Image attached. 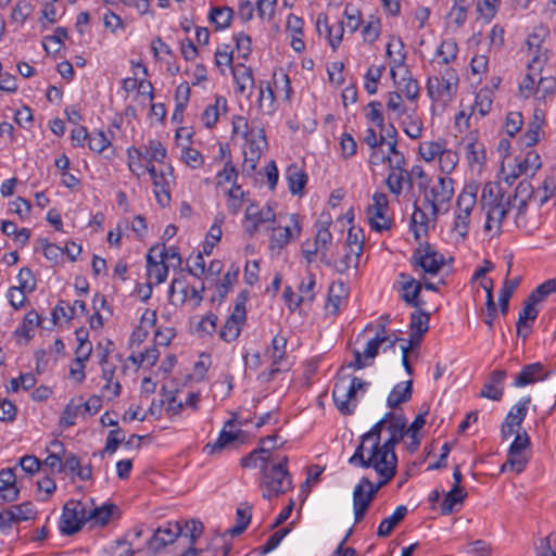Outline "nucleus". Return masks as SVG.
<instances>
[{
  "mask_svg": "<svg viewBox=\"0 0 556 556\" xmlns=\"http://www.w3.org/2000/svg\"><path fill=\"white\" fill-rule=\"evenodd\" d=\"M349 464L354 467L372 468L375 471H396L397 456L394 450L381 442L369 446L358 444L349 458Z\"/></svg>",
  "mask_w": 556,
  "mask_h": 556,
  "instance_id": "nucleus-1",
  "label": "nucleus"
},
{
  "mask_svg": "<svg viewBox=\"0 0 556 556\" xmlns=\"http://www.w3.org/2000/svg\"><path fill=\"white\" fill-rule=\"evenodd\" d=\"M331 224L329 215H321L316 223V235L313 241L305 240L301 245V253L307 264L315 262L319 254L320 262L326 266L332 265V257L329 255V247L332 244V233L329 230Z\"/></svg>",
  "mask_w": 556,
  "mask_h": 556,
  "instance_id": "nucleus-2",
  "label": "nucleus"
},
{
  "mask_svg": "<svg viewBox=\"0 0 556 556\" xmlns=\"http://www.w3.org/2000/svg\"><path fill=\"white\" fill-rule=\"evenodd\" d=\"M288 457L283 456L277 464H263L261 467V489L264 498H271L283 494L292 486V481L287 469Z\"/></svg>",
  "mask_w": 556,
  "mask_h": 556,
  "instance_id": "nucleus-3",
  "label": "nucleus"
},
{
  "mask_svg": "<svg viewBox=\"0 0 556 556\" xmlns=\"http://www.w3.org/2000/svg\"><path fill=\"white\" fill-rule=\"evenodd\" d=\"M368 383L358 377H338L332 390V399L338 410L345 416L354 414L357 406V391L365 392Z\"/></svg>",
  "mask_w": 556,
  "mask_h": 556,
  "instance_id": "nucleus-4",
  "label": "nucleus"
},
{
  "mask_svg": "<svg viewBox=\"0 0 556 556\" xmlns=\"http://www.w3.org/2000/svg\"><path fill=\"white\" fill-rule=\"evenodd\" d=\"M409 264L414 271L419 275L420 279H425L427 276L439 274L445 264V257L434 245L424 242L419 243L413 251Z\"/></svg>",
  "mask_w": 556,
  "mask_h": 556,
  "instance_id": "nucleus-5",
  "label": "nucleus"
},
{
  "mask_svg": "<svg viewBox=\"0 0 556 556\" xmlns=\"http://www.w3.org/2000/svg\"><path fill=\"white\" fill-rule=\"evenodd\" d=\"M454 181L446 176H440L438 181L431 188H427L426 182L420 181L419 188L424 189L425 201L430 205V216L435 223L441 211L446 213L448 204L454 194Z\"/></svg>",
  "mask_w": 556,
  "mask_h": 556,
  "instance_id": "nucleus-6",
  "label": "nucleus"
},
{
  "mask_svg": "<svg viewBox=\"0 0 556 556\" xmlns=\"http://www.w3.org/2000/svg\"><path fill=\"white\" fill-rule=\"evenodd\" d=\"M458 74L454 68H446L440 76H430L426 89L429 98L443 106L451 103L457 93Z\"/></svg>",
  "mask_w": 556,
  "mask_h": 556,
  "instance_id": "nucleus-7",
  "label": "nucleus"
},
{
  "mask_svg": "<svg viewBox=\"0 0 556 556\" xmlns=\"http://www.w3.org/2000/svg\"><path fill=\"white\" fill-rule=\"evenodd\" d=\"M87 520V501H68L60 519V531L64 535H73L80 531Z\"/></svg>",
  "mask_w": 556,
  "mask_h": 556,
  "instance_id": "nucleus-8",
  "label": "nucleus"
},
{
  "mask_svg": "<svg viewBox=\"0 0 556 556\" xmlns=\"http://www.w3.org/2000/svg\"><path fill=\"white\" fill-rule=\"evenodd\" d=\"M275 220L276 214L270 206L260 207L257 204L251 203L245 208L242 227L250 237H253L262 228H271Z\"/></svg>",
  "mask_w": 556,
  "mask_h": 556,
  "instance_id": "nucleus-9",
  "label": "nucleus"
},
{
  "mask_svg": "<svg viewBox=\"0 0 556 556\" xmlns=\"http://www.w3.org/2000/svg\"><path fill=\"white\" fill-rule=\"evenodd\" d=\"M388 208L387 195L382 192H376L372 195V204L366 211L367 219L372 230L381 232L391 228L392 220L386 215Z\"/></svg>",
  "mask_w": 556,
  "mask_h": 556,
  "instance_id": "nucleus-10",
  "label": "nucleus"
},
{
  "mask_svg": "<svg viewBox=\"0 0 556 556\" xmlns=\"http://www.w3.org/2000/svg\"><path fill=\"white\" fill-rule=\"evenodd\" d=\"M236 420L229 419L224 424L218 438L212 443H207L203 447V453L206 455H218L227 448L236 446V444L242 443L243 431L238 429L233 431Z\"/></svg>",
  "mask_w": 556,
  "mask_h": 556,
  "instance_id": "nucleus-11",
  "label": "nucleus"
},
{
  "mask_svg": "<svg viewBox=\"0 0 556 556\" xmlns=\"http://www.w3.org/2000/svg\"><path fill=\"white\" fill-rule=\"evenodd\" d=\"M529 445L530 438L527 432H518L508 448L507 460L502 465L501 472H504L507 468L517 473L522 472L528 463V458L525 456V451Z\"/></svg>",
  "mask_w": 556,
  "mask_h": 556,
  "instance_id": "nucleus-12",
  "label": "nucleus"
},
{
  "mask_svg": "<svg viewBox=\"0 0 556 556\" xmlns=\"http://www.w3.org/2000/svg\"><path fill=\"white\" fill-rule=\"evenodd\" d=\"M110 346H113V342L109 340L108 346L100 357V365L102 367L101 377L105 380V384L102 387V395H108L109 400H113L121 395L122 386L118 380H114L116 366L108 361Z\"/></svg>",
  "mask_w": 556,
  "mask_h": 556,
  "instance_id": "nucleus-13",
  "label": "nucleus"
},
{
  "mask_svg": "<svg viewBox=\"0 0 556 556\" xmlns=\"http://www.w3.org/2000/svg\"><path fill=\"white\" fill-rule=\"evenodd\" d=\"M546 36L544 28H539L528 36L527 48L530 55L528 62L529 70H542L543 64L547 61L546 49L543 48V42Z\"/></svg>",
  "mask_w": 556,
  "mask_h": 556,
  "instance_id": "nucleus-14",
  "label": "nucleus"
},
{
  "mask_svg": "<svg viewBox=\"0 0 556 556\" xmlns=\"http://www.w3.org/2000/svg\"><path fill=\"white\" fill-rule=\"evenodd\" d=\"M119 509L115 504L103 503L96 505L93 500L87 501V520L90 527H103L114 517H118Z\"/></svg>",
  "mask_w": 556,
  "mask_h": 556,
  "instance_id": "nucleus-15",
  "label": "nucleus"
},
{
  "mask_svg": "<svg viewBox=\"0 0 556 556\" xmlns=\"http://www.w3.org/2000/svg\"><path fill=\"white\" fill-rule=\"evenodd\" d=\"M551 375V371L540 363H531L525 365L521 370L515 375L513 386L515 388H523L529 384H534L539 381L546 380Z\"/></svg>",
  "mask_w": 556,
  "mask_h": 556,
  "instance_id": "nucleus-16",
  "label": "nucleus"
},
{
  "mask_svg": "<svg viewBox=\"0 0 556 556\" xmlns=\"http://www.w3.org/2000/svg\"><path fill=\"white\" fill-rule=\"evenodd\" d=\"M399 279L402 300L412 307H421L424 305V301L419 299V294L422 290L421 281L406 273L399 274Z\"/></svg>",
  "mask_w": 556,
  "mask_h": 556,
  "instance_id": "nucleus-17",
  "label": "nucleus"
},
{
  "mask_svg": "<svg viewBox=\"0 0 556 556\" xmlns=\"http://www.w3.org/2000/svg\"><path fill=\"white\" fill-rule=\"evenodd\" d=\"M506 371L502 369L493 370L482 386L479 396L492 401H501L504 395V384Z\"/></svg>",
  "mask_w": 556,
  "mask_h": 556,
  "instance_id": "nucleus-18",
  "label": "nucleus"
},
{
  "mask_svg": "<svg viewBox=\"0 0 556 556\" xmlns=\"http://www.w3.org/2000/svg\"><path fill=\"white\" fill-rule=\"evenodd\" d=\"M180 531L181 529L179 522H167L165 526L159 527L154 531L153 536L148 542L149 548L157 552L167 544L173 543L179 535Z\"/></svg>",
  "mask_w": 556,
  "mask_h": 556,
  "instance_id": "nucleus-19",
  "label": "nucleus"
},
{
  "mask_svg": "<svg viewBox=\"0 0 556 556\" xmlns=\"http://www.w3.org/2000/svg\"><path fill=\"white\" fill-rule=\"evenodd\" d=\"M154 186V194L161 206H166L170 202V185L173 182V167L166 166L160 170V175L152 180Z\"/></svg>",
  "mask_w": 556,
  "mask_h": 556,
  "instance_id": "nucleus-20",
  "label": "nucleus"
},
{
  "mask_svg": "<svg viewBox=\"0 0 556 556\" xmlns=\"http://www.w3.org/2000/svg\"><path fill=\"white\" fill-rule=\"evenodd\" d=\"M510 205L511 200H508L498 205L485 208L484 231L490 232L492 230H495V235L500 236L503 220L510 211Z\"/></svg>",
  "mask_w": 556,
  "mask_h": 556,
  "instance_id": "nucleus-21",
  "label": "nucleus"
},
{
  "mask_svg": "<svg viewBox=\"0 0 556 556\" xmlns=\"http://www.w3.org/2000/svg\"><path fill=\"white\" fill-rule=\"evenodd\" d=\"M132 153H136L138 160L140 157H143L148 160L149 163H151L152 161L163 163L167 156V151L165 147L162 144L160 140L156 139L149 140L148 143L144 146V151L134 147L128 148V159L132 157Z\"/></svg>",
  "mask_w": 556,
  "mask_h": 556,
  "instance_id": "nucleus-22",
  "label": "nucleus"
},
{
  "mask_svg": "<svg viewBox=\"0 0 556 556\" xmlns=\"http://www.w3.org/2000/svg\"><path fill=\"white\" fill-rule=\"evenodd\" d=\"M321 26H325V34L329 45L333 50H337L343 38L344 24L340 22L337 25H329L327 14L319 13L316 20V29L319 35H321Z\"/></svg>",
  "mask_w": 556,
  "mask_h": 556,
  "instance_id": "nucleus-23",
  "label": "nucleus"
},
{
  "mask_svg": "<svg viewBox=\"0 0 556 556\" xmlns=\"http://www.w3.org/2000/svg\"><path fill=\"white\" fill-rule=\"evenodd\" d=\"M232 76L233 80L237 85V92L239 94L250 96L252 93L253 88L255 87V80L253 71L250 66H245L244 64H237L232 67Z\"/></svg>",
  "mask_w": 556,
  "mask_h": 556,
  "instance_id": "nucleus-24",
  "label": "nucleus"
},
{
  "mask_svg": "<svg viewBox=\"0 0 556 556\" xmlns=\"http://www.w3.org/2000/svg\"><path fill=\"white\" fill-rule=\"evenodd\" d=\"M535 305L536 303L531 302L530 298L527 296L523 303V308L519 312L518 320L516 324L518 337L526 339L531 332V325H529V321L533 323L539 314Z\"/></svg>",
  "mask_w": 556,
  "mask_h": 556,
  "instance_id": "nucleus-25",
  "label": "nucleus"
},
{
  "mask_svg": "<svg viewBox=\"0 0 556 556\" xmlns=\"http://www.w3.org/2000/svg\"><path fill=\"white\" fill-rule=\"evenodd\" d=\"M245 320L247 317L231 313L219 331V338L228 343L237 340Z\"/></svg>",
  "mask_w": 556,
  "mask_h": 556,
  "instance_id": "nucleus-26",
  "label": "nucleus"
},
{
  "mask_svg": "<svg viewBox=\"0 0 556 556\" xmlns=\"http://www.w3.org/2000/svg\"><path fill=\"white\" fill-rule=\"evenodd\" d=\"M508 200H511V195H506L498 185L492 182L484 185L481 194V205L483 210L498 205Z\"/></svg>",
  "mask_w": 556,
  "mask_h": 556,
  "instance_id": "nucleus-27",
  "label": "nucleus"
},
{
  "mask_svg": "<svg viewBox=\"0 0 556 556\" xmlns=\"http://www.w3.org/2000/svg\"><path fill=\"white\" fill-rule=\"evenodd\" d=\"M77 312H79L81 315L87 313L86 303L84 301L76 300L71 306L67 302L61 300L53 308L52 320L54 324H56L61 316L66 319H73Z\"/></svg>",
  "mask_w": 556,
  "mask_h": 556,
  "instance_id": "nucleus-28",
  "label": "nucleus"
},
{
  "mask_svg": "<svg viewBox=\"0 0 556 556\" xmlns=\"http://www.w3.org/2000/svg\"><path fill=\"white\" fill-rule=\"evenodd\" d=\"M413 394V381L407 380L400 382L389 393L387 399V405L390 408H396L401 404L406 403L410 400Z\"/></svg>",
  "mask_w": 556,
  "mask_h": 556,
  "instance_id": "nucleus-29",
  "label": "nucleus"
},
{
  "mask_svg": "<svg viewBox=\"0 0 556 556\" xmlns=\"http://www.w3.org/2000/svg\"><path fill=\"white\" fill-rule=\"evenodd\" d=\"M37 515L35 505L31 502H24L20 505H13L9 509L0 513V518L7 517L10 520L26 521L34 519Z\"/></svg>",
  "mask_w": 556,
  "mask_h": 556,
  "instance_id": "nucleus-30",
  "label": "nucleus"
},
{
  "mask_svg": "<svg viewBox=\"0 0 556 556\" xmlns=\"http://www.w3.org/2000/svg\"><path fill=\"white\" fill-rule=\"evenodd\" d=\"M157 251V248H152L147 255V271L150 279H153L156 285L164 282L168 275V266L165 262L156 261L152 253Z\"/></svg>",
  "mask_w": 556,
  "mask_h": 556,
  "instance_id": "nucleus-31",
  "label": "nucleus"
},
{
  "mask_svg": "<svg viewBox=\"0 0 556 556\" xmlns=\"http://www.w3.org/2000/svg\"><path fill=\"white\" fill-rule=\"evenodd\" d=\"M286 349H287V338L281 334H276L270 343V346L267 349L266 353L270 357L273 362V367L270 369V375L274 376L275 374L279 372L280 369L276 367L286 356Z\"/></svg>",
  "mask_w": 556,
  "mask_h": 556,
  "instance_id": "nucleus-32",
  "label": "nucleus"
},
{
  "mask_svg": "<svg viewBox=\"0 0 556 556\" xmlns=\"http://www.w3.org/2000/svg\"><path fill=\"white\" fill-rule=\"evenodd\" d=\"M258 109L265 114H273L276 111L275 92L269 81L261 80L258 83Z\"/></svg>",
  "mask_w": 556,
  "mask_h": 556,
  "instance_id": "nucleus-33",
  "label": "nucleus"
},
{
  "mask_svg": "<svg viewBox=\"0 0 556 556\" xmlns=\"http://www.w3.org/2000/svg\"><path fill=\"white\" fill-rule=\"evenodd\" d=\"M407 511L405 505L397 506L391 516L381 520L377 529V535L380 538L389 536L392 530L405 518Z\"/></svg>",
  "mask_w": 556,
  "mask_h": 556,
  "instance_id": "nucleus-34",
  "label": "nucleus"
},
{
  "mask_svg": "<svg viewBox=\"0 0 556 556\" xmlns=\"http://www.w3.org/2000/svg\"><path fill=\"white\" fill-rule=\"evenodd\" d=\"M286 179L292 194H302L307 182V175L298 165L293 164L287 168Z\"/></svg>",
  "mask_w": 556,
  "mask_h": 556,
  "instance_id": "nucleus-35",
  "label": "nucleus"
},
{
  "mask_svg": "<svg viewBox=\"0 0 556 556\" xmlns=\"http://www.w3.org/2000/svg\"><path fill=\"white\" fill-rule=\"evenodd\" d=\"M42 323V318L39 314L31 309L23 318L22 325L17 327L14 331L16 337L25 338L26 340H30L34 337L35 329L40 327Z\"/></svg>",
  "mask_w": 556,
  "mask_h": 556,
  "instance_id": "nucleus-36",
  "label": "nucleus"
},
{
  "mask_svg": "<svg viewBox=\"0 0 556 556\" xmlns=\"http://www.w3.org/2000/svg\"><path fill=\"white\" fill-rule=\"evenodd\" d=\"M406 418H396L395 421H393L391 425H388L386 430L389 433V437L382 443L395 451V446L406 435Z\"/></svg>",
  "mask_w": 556,
  "mask_h": 556,
  "instance_id": "nucleus-37",
  "label": "nucleus"
},
{
  "mask_svg": "<svg viewBox=\"0 0 556 556\" xmlns=\"http://www.w3.org/2000/svg\"><path fill=\"white\" fill-rule=\"evenodd\" d=\"M430 315L421 309L416 308L410 314L409 327L412 330V340H419L429 329Z\"/></svg>",
  "mask_w": 556,
  "mask_h": 556,
  "instance_id": "nucleus-38",
  "label": "nucleus"
},
{
  "mask_svg": "<svg viewBox=\"0 0 556 556\" xmlns=\"http://www.w3.org/2000/svg\"><path fill=\"white\" fill-rule=\"evenodd\" d=\"M227 110V100L222 96L215 98V103L208 104L202 113V122L206 128H213L219 117V109Z\"/></svg>",
  "mask_w": 556,
  "mask_h": 556,
  "instance_id": "nucleus-39",
  "label": "nucleus"
},
{
  "mask_svg": "<svg viewBox=\"0 0 556 556\" xmlns=\"http://www.w3.org/2000/svg\"><path fill=\"white\" fill-rule=\"evenodd\" d=\"M403 42L400 38H397L395 41H391L387 45V55L389 58H392V66H391V77L394 80V84L396 83V72L395 67H400L404 64L406 54L403 52Z\"/></svg>",
  "mask_w": 556,
  "mask_h": 556,
  "instance_id": "nucleus-40",
  "label": "nucleus"
},
{
  "mask_svg": "<svg viewBox=\"0 0 556 556\" xmlns=\"http://www.w3.org/2000/svg\"><path fill=\"white\" fill-rule=\"evenodd\" d=\"M467 497V492L464 490H456L452 488L444 496L441 503V514L450 515L457 510L456 506L462 505Z\"/></svg>",
  "mask_w": 556,
  "mask_h": 556,
  "instance_id": "nucleus-41",
  "label": "nucleus"
},
{
  "mask_svg": "<svg viewBox=\"0 0 556 556\" xmlns=\"http://www.w3.org/2000/svg\"><path fill=\"white\" fill-rule=\"evenodd\" d=\"M250 520L251 507L247 504H241L236 511V525L226 530V534L230 536L240 535L249 526Z\"/></svg>",
  "mask_w": 556,
  "mask_h": 556,
  "instance_id": "nucleus-42",
  "label": "nucleus"
},
{
  "mask_svg": "<svg viewBox=\"0 0 556 556\" xmlns=\"http://www.w3.org/2000/svg\"><path fill=\"white\" fill-rule=\"evenodd\" d=\"M477 191L478 187L476 185H466L457 197V211L472 212L477 203Z\"/></svg>",
  "mask_w": 556,
  "mask_h": 556,
  "instance_id": "nucleus-43",
  "label": "nucleus"
},
{
  "mask_svg": "<svg viewBox=\"0 0 556 556\" xmlns=\"http://www.w3.org/2000/svg\"><path fill=\"white\" fill-rule=\"evenodd\" d=\"M542 166L541 156L536 151L527 152L526 156L518 162L517 174H525L533 177L535 172Z\"/></svg>",
  "mask_w": 556,
  "mask_h": 556,
  "instance_id": "nucleus-44",
  "label": "nucleus"
},
{
  "mask_svg": "<svg viewBox=\"0 0 556 556\" xmlns=\"http://www.w3.org/2000/svg\"><path fill=\"white\" fill-rule=\"evenodd\" d=\"M492 104H493L492 89L482 88L476 94L475 103L472 105V114L479 113V115L481 117H483L486 114H489V112L492 109Z\"/></svg>",
  "mask_w": 556,
  "mask_h": 556,
  "instance_id": "nucleus-45",
  "label": "nucleus"
},
{
  "mask_svg": "<svg viewBox=\"0 0 556 556\" xmlns=\"http://www.w3.org/2000/svg\"><path fill=\"white\" fill-rule=\"evenodd\" d=\"M269 229L271 230L270 243H269L271 249L281 250L294 237L293 230L289 226L277 227V228L271 226V228H269Z\"/></svg>",
  "mask_w": 556,
  "mask_h": 556,
  "instance_id": "nucleus-46",
  "label": "nucleus"
},
{
  "mask_svg": "<svg viewBox=\"0 0 556 556\" xmlns=\"http://www.w3.org/2000/svg\"><path fill=\"white\" fill-rule=\"evenodd\" d=\"M429 220L430 218L428 214L415 204V208L410 218V228L416 239H419L420 232H428Z\"/></svg>",
  "mask_w": 556,
  "mask_h": 556,
  "instance_id": "nucleus-47",
  "label": "nucleus"
},
{
  "mask_svg": "<svg viewBox=\"0 0 556 556\" xmlns=\"http://www.w3.org/2000/svg\"><path fill=\"white\" fill-rule=\"evenodd\" d=\"M315 275L312 273H308L306 277H304L299 286V296L295 301V306H299L300 304L304 302H312L315 298L314 294V288H315Z\"/></svg>",
  "mask_w": 556,
  "mask_h": 556,
  "instance_id": "nucleus-48",
  "label": "nucleus"
},
{
  "mask_svg": "<svg viewBox=\"0 0 556 556\" xmlns=\"http://www.w3.org/2000/svg\"><path fill=\"white\" fill-rule=\"evenodd\" d=\"M446 146L445 141H424L419 144V154L426 162H431L434 159H439L442 153L444 147Z\"/></svg>",
  "mask_w": 556,
  "mask_h": 556,
  "instance_id": "nucleus-49",
  "label": "nucleus"
},
{
  "mask_svg": "<svg viewBox=\"0 0 556 556\" xmlns=\"http://www.w3.org/2000/svg\"><path fill=\"white\" fill-rule=\"evenodd\" d=\"M555 88L556 79L554 77L539 76L534 92L535 100L539 102L546 101L551 96L554 94Z\"/></svg>",
  "mask_w": 556,
  "mask_h": 556,
  "instance_id": "nucleus-50",
  "label": "nucleus"
},
{
  "mask_svg": "<svg viewBox=\"0 0 556 556\" xmlns=\"http://www.w3.org/2000/svg\"><path fill=\"white\" fill-rule=\"evenodd\" d=\"M386 70L384 65L370 66L364 75V88L369 94L377 92V85Z\"/></svg>",
  "mask_w": 556,
  "mask_h": 556,
  "instance_id": "nucleus-51",
  "label": "nucleus"
},
{
  "mask_svg": "<svg viewBox=\"0 0 556 556\" xmlns=\"http://www.w3.org/2000/svg\"><path fill=\"white\" fill-rule=\"evenodd\" d=\"M344 292V285L342 282L333 283L330 287L327 309H329L331 314L337 315L339 313Z\"/></svg>",
  "mask_w": 556,
  "mask_h": 556,
  "instance_id": "nucleus-52",
  "label": "nucleus"
},
{
  "mask_svg": "<svg viewBox=\"0 0 556 556\" xmlns=\"http://www.w3.org/2000/svg\"><path fill=\"white\" fill-rule=\"evenodd\" d=\"M405 167L390 168V173L386 179L389 191L394 195H400L403 190Z\"/></svg>",
  "mask_w": 556,
  "mask_h": 556,
  "instance_id": "nucleus-53",
  "label": "nucleus"
},
{
  "mask_svg": "<svg viewBox=\"0 0 556 556\" xmlns=\"http://www.w3.org/2000/svg\"><path fill=\"white\" fill-rule=\"evenodd\" d=\"M269 448L265 446H260L258 448L253 450L248 455L243 456L240 459V465L243 468H254L256 467V458H260L263 464L269 463Z\"/></svg>",
  "mask_w": 556,
  "mask_h": 556,
  "instance_id": "nucleus-54",
  "label": "nucleus"
},
{
  "mask_svg": "<svg viewBox=\"0 0 556 556\" xmlns=\"http://www.w3.org/2000/svg\"><path fill=\"white\" fill-rule=\"evenodd\" d=\"M232 16L233 11L228 7L213 8L210 12L211 22L216 24V27L219 29L228 27L232 21Z\"/></svg>",
  "mask_w": 556,
  "mask_h": 556,
  "instance_id": "nucleus-55",
  "label": "nucleus"
},
{
  "mask_svg": "<svg viewBox=\"0 0 556 556\" xmlns=\"http://www.w3.org/2000/svg\"><path fill=\"white\" fill-rule=\"evenodd\" d=\"M556 292V278L548 279L539 285L528 296L531 302L536 304L546 300V298Z\"/></svg>",
  "mask_w": 556,
  "mask_h": 556,
  "instance_id": "nucleus-56",
  "label": "nucleus"
},
{
  "mask_svg": "<svg viewBox=\"0 0 556 556\" xmlns=\"http://www.w3.org/2000/svg\"><path fill=\"white\" fill-rule=\"evenodd\" d=\"M389 153L386 154L389 168H402L406 164L405 156L397 150V140L388 141Z\"/></svg>",
  "mask_w": 556,
  "mask_h": 556,
  "instance_id": "nucleus-57",
  "label": "nucleus"
},
{
  "mask_svg": "<svg viewBox=\"0 0 556 556\" xmlns=\"http://www.w3.org/2000/svg\"><path fill=\"white\" fill-rule=\"evenodd\" d=\"M530 73H528L521 83L519 84V94L520 97L528 99L529 97L533 96L535 92V87L538 84L536 77L540 73H536V70H529ZM538 72H540L538 70Z\"/></svg>",
  "mask_w": 556,
  "mask_h": 556,
  "instance_id": "nucleus-58",
  "label": "nucleus"
},
{
  "mask_svg": "<svg viewBox=\"0 0 556 556\" xmlns=\"http://www.w3.org/2000/svg\"><path fill=\"white\" fill-rule=\"evenodd\" d=\"M180 536L189 538L190 545H194L195 541L200 538L203 531V525L198 520L185 521L184 526H180Z\"/></svg>",
  "mask_w": 556,
  "mask_h": 556,
  "instance_id": "nucleus-59",
  "label": "nucleus"
},
{
  "mask_svg": "<svg viewBox=\"0 0 556 556\" xmlns=\"http://www.w3.org/2000/svg\"><path fill=\"white\" fill-rule=\"evenodd\" d=\"M243 191L239 185H233L228 191V212L232 215H237L243 204Z\"/></svg>",
  "mask_w": 556,
  "mask_h": 556,
  "instance_id": "nucleus-60",
  "label": "nucleus"
},
{
  "mask_svg": "<svg viewBox=\"0 0 556 556\" xmlns=\"http://www.w3.org/2000/svg\"><path fill=\"white\" fill-rule=\"evenodd\" d=\"M458 52L457 43L452 40H444L437 49V55L442 58L443 64H448L456 59Z\"/></svg>",
  "mask_w": 556,
  "mask_h": 556,
  "instance_id": "nucleus-61",
  "label": "nucleus"
},
{
  "mask_svg": "<svg viewBox=\"0 0 556 556\" xmlns=\"http://www.w3.org/2000/svg\"><path fill=\"white\" fill-rule=\"evenodd\" d=\"M457 163L458 154L451 149H446L445 146L439 157L440 169L445 174H450L455 168Z\"/></svg>",
  "mask_w": 556,
  "mask_h": 556,
  "instance_id": "nucleus-62",
  "label": "nucleus"
},
{
  "mask_svg": "<svg viewBox=\"0 0 556 556\" xmlns=\"http://www.w3.org/2000/svg\"><path fill=\"white\" fill-rule=\"evenodd\" d=\"M345 25L352 31H356L362 24L361 11L353 4L348 3L344 8Z\"/></svg>",
  "mask_w": 556,
  "mask_h": 556,
  "instance_id": "nucleus-63",
  "label": "nucleus"
},
{
  "mask_svg": "<svg viewBox=\"0 0 556 556\" xmlns=\"http://www.w3.org/2000/svg\"><path fill=\"white\" fill-rule=\"evenodd\" d=\"M403 87L401 88L402 92L408 100H416L419 96V85L416 79H414L410 73L406 70L405 76L402 77Z\"/></svg>",
  "mask_w": 556,
  "mask_h": 556,
  "instance_id": "nucleus-64",
  "label": "nucleus"
}]
</instances>
